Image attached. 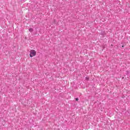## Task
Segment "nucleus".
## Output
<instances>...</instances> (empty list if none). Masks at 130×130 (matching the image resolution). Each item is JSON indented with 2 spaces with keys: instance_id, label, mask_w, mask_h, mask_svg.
I'll return each instance as SVG.
<instances>
[{
  "instance_id": "obj_3",
  "label": "nucleus",
  "mask_w": 130,
  "mask_h": 130,
  "mask_svg": "<svg viewBox=\"0 0 130 130\" xmlns=\"http://www.w3.org/2000/svg\"><path fill=\"white\" fill-rule=\"evenodd\" d=\"M76 101H79V99L78 98H76Z\"/></svg>"
},
{
  "instance_id": "obj_1",
  "label": "nucleus",
  "mask_w": 130,
  "mask_h": 130,
  "mask_svg": "<svg viewBox=\"0 0 130 130\" xmlns=\"http://www.w3.org/2000/svg\"><path fill=\"white\" fill-rule=\"evenodd\" d=\"M29 52V56L30 57H33V56H35V55H36V51H35V50H31Z\"/></svg>"
},
{
  "instance_id": "obj_2",
  "label": "nucleus",
  "mask_w": 130,
  "mask_h": 130,
  "mask_svg": "<svg viewBox=\"0 0 130 130\" xmlns=\"http://www.w3.org/2000/svg\"><path fill=\"white\" fill-rule=\"evenodd\" d=\"M29 32H33V28H30L29 29Z\"/></svg>"
}]
</instances>
